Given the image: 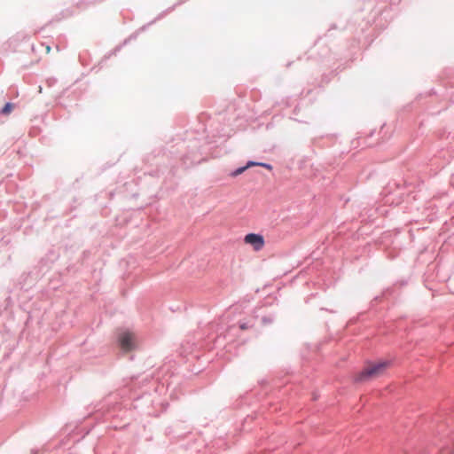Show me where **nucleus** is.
<instances>
[{"mask_svg":"<svg viewBox=\"0 0 454 454\" xmlns=\"http://www.w3.org/2000/svg\"><path fill=\"white\" fill-rule=\"evenodd\" d=\"M117 342L120 348L127 352L135 349L137 346L136 334L129 329H121L117 333Z\"/></svg>","mask_w":454,"mask_h":454,"instance_id":"obj_1","label":"nucleus"},{"mask_svg":"<svg viewBox=\"0 0 454 454\" xmlns=\"http://www.w3.org/2000/svg\"><path fill=\"white\" fill-rule=\"evenodd\" d=\"M387 362H380L378 364H375L370 367H367L364 370H362L356 377L355 381L356 382H362L371 377L378 376L382 373V372L386 369L387 366Z\"/></svg>","mask_w":454,"mask_h":454,"instance_id":"obj_2","label":"nucleus"},{"mask_svg":"<svg viewBox=\"0 0 454 454\" xmlns=\"http://www.w3.org/2000/svg\"><path fill=\"white\" fill-rule=\"evenodd\" d=\"M245 241L253 246L255 251L261 250L264 246V238L259 233H248L245 236Z\"/></svg>","mask_w":454,"mask_h":454,"instance_id":"obj_3","label":"nucleus"},{"mask_svg":"<svg viewBox=\"0 0 454 454\" xmlns=\"http://www.w3.org/2000/svg\"><path fill=\"white\" fill-rule=\"evenodd\" d=\"M255 163L254 160H248L246 165L237 168L236 169L231 172V176L235 177L239 175L242 174L245 170H247L249 167L254 166Z\"/></svg>","mask_w":454,"mask_h":454,"instance_id":"obj_4","label":"nucleus"},{"mask_svg":"<svg viewBox=\"0 0 454 454\" xmlns=\"http://www.w3.org/2000/svg\"><path fill=\"white\" fill-rule=\"evenodd\" d=\"M12 108H13V104L11 102H7L0 110V114H9L12 112Z\"/></svg>","mask_w":454,"mask_h":454,"instance_id":"obj_5","label":"nucleus"},{"mask_svg":"<svg viewBox=\"0 0 454 454\" xmlns=\"http://www.w3.org/2000/svg\"><path fill=\"white\" fill-rule=\"evenodd\" d=\"M254 163H255L254 166H261V167H263V168H268V169H271L272 168V166L270 163L258 162V161H254Z\"/></svg>","mask_w":454,"mask_h":454,"instance_id":"obj_6","label":"nucleus"},{"mask_svg":"<svg viewBox=\"0 0 454 454\" xmlns=\"http://www.w3.org/2000/svg\"><path fill=\"white\" fill-rule=\"evenodd\" d=\"M262 321L263 324H269V323L272 322V319L264 317H262Z\"/></svg>","mask_w":454,"mask_h":454,"instance_id":"obj_7","label":"nucleus"},{"mask_svg":"<svg viewBox=\"0 0 454 454\" xmlns=\"http://www.w3.org/2000/svg\"><path fill=\"white\" fill-rule=\"evenodd\" d=\"M240 329L245 330L248 328L247 323H240L239 325Z\"/></svg>","mask_w":454,"mask_h":454,"instance_id":"obj_8","label":"nucleus"},{"mask_svg":"<svg viewBox=\"0 0 454 454\" xmlns=\"http://www.w3.org/2000/svg\"><path fill=\"white\" fill-rule=\"evenodd\" d=\"M50 50H51V47L47 46V51H50Z\"/></svg>","mask_w":454,"mask_h":454,"instance_id":"obj_9","label":"nucleus"}]
</instances>
